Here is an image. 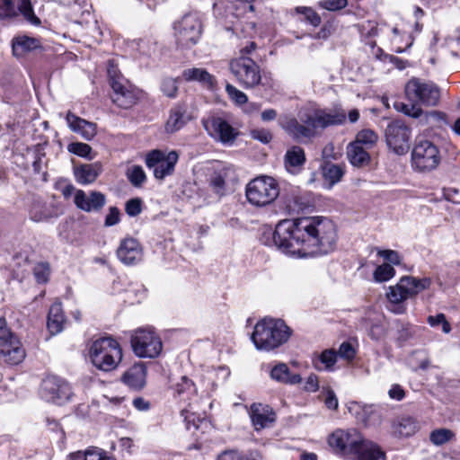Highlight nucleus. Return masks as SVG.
I'll use <instances>...</instances> for the list:
<instances>
[{
    "label": "nucleus",
    "mask_w": 460,
    "mask_h": 460,
    "mask_svg": "<svg viewBox=\"0 0 460 460\" xmlns=\"http://www.w3.org/2000/svg\"><path fill=\"white\" fill-rule=\"evenodd\" d=\"M440 160L439 150L434 143L427 139L415 142L411 155V166L415 171L431 172L438 166Z\"/></svg>",
    "instance_id": "obj_9"
},
{
    "label": "nucleus",
    "mask_w": 460,
    "mask_h": 460,
    "mask_svg": "<svg viewBox=\"0 0 460 460\" xmlns=\"http://www.w3.org/2000/svg\"><path fill=\"white\" fill-rule=\"evenodd\" d=\"M394 107L396 111L412 118H420L423 113L422 110L418 106V104L413 102L411 104H406L402 102H395Z\"/></svg>",
    "instance_id": "obj_41"
},
{
    "label": "nucleus",
    "mask_w": 460,
    "mask_h": 460,
    "mask_svg": "<svg viewBox=\"0 0 460 460\" xmlns=\"http://www.w3.org/2000/svg\"><path fill=\"white\" fill-rule=\"evenodd\" d=\"M187 108L184 104H178L171 110L165 128L169 133L181 129L187 122Z\"/></svg>",
    "instance_id": "obj_29"
},
{
    "label": "nucleus",
    "mask_w": 460,
    "mask_h": 460,
    "mask_svg": "<svg viewBox=\"0 0 460 460\" xmlns=\"http://www.w3.org/2000/svg\"><path fill=\"white\" fill-rule=\"evenodd\" d=\"M176 44L190 48L198 43L202 32L201 22L195 13H186L173 25Z\"/></svg>",
    "instance_id": "obj_10"
},
{
    "label": "nucleus",
    "mask_w": 460,
    "mask_h": 460,
    "mask_svg": "<svg viewBox=\"0 0 460 460\" xmlns=\"http://www.w3.org/2000/svg\"><path fill=\"white\" fill-rule=\"evenodd\" d=\"M337 358L338 354L335 349H324L321 354L318 355V360L323 365V367H318L317 363H314V367L318 370L332 371L333 370V366L337 362Z\"/></svg>",
    "instance_id": "obj_39"
},
{
    "label": "nucleus",
    "mask_w": 460,
    "mask_h": 460,
    "mask_svg": "<svg viewBox=\"0 0 460 460\" xmlns=\"http://www.w3.org/2000/svg\"><path fill=\"white\" fill-rule=\"evenodd\" d=\"M377 139L378 136L374 130L366 128L358 132L352 142L369 150L376 144Z\"/></svg>",
    "instance_id": "obj_38"
},
{
    "label": "nucleus",
    "mask_w": 460,
    "mask_h": 460,
    "mask_svg": "<svg viewBox=\"0 0 460 460\" xmlns=\"http://www.w3.org/2000/svg\"><path fill=\"white\" fill-rule=\"evenodd\" d=\"M209 186L218 197H221L225 190V179L220 174H215L210 180Z\"/></svg>",
    "instance_id": "obj_53"
},
{
    "label": "nucleus",
    "mask_w": 460,
    "mask_h": 460,
    "mask_svg": "<svg viewBox=\"0 0 460 460\" xmlns=\"http://www.w3.org/2000/svg\"><path fill=\"white\" fill-rule=\"evenodd\" d=\"M337 354L340 358L351 361L356 355V349L349 342L344 341L340 345Z\"/></svg>",
    "instance_id": "obj_52"
},
{
    "label": "nucleus",
    "mask_w": 460,
    "mask_h": 460,
    "mask_svg": "<svg viewBox=\"0 0 460 460\" xmlns=\"http://www.w3.org/2000/svg\"><path fill=\"white\" fill-rule=\"evenodd\" d=\"M130 342L134 353L139 358H155L163 349L161 338L152 327L134 331Z\"/></svg>",
    "instance_id": "obj_8"
},
{
    "label": "nucleus",
    "mask_w": 460,
    "mask_h": 460,
    "mask_svg": "<svg viewBox=\"0 0 460 460\" xmlns=\"http://www.w3.org/2000/svg\"><path fill=\"white\" fill-rule=\"evenodd\" d=\"M405 94L411 102L417 103L418 106H435L440 98V91L436 84L419 78H412L406 84Z\"/></svg>",
    "instance_id": "obj_11"
},
{
    "label": "nucleus",
    "mask_w": 460,
    "mask_h": 460,
    "mask_svg": "<svg viewBox=\"0 0 460 460\" xmlns=\"http://www.w3.org/2000/svg\"><path fill=\"white\" fill-rule=\"evenodd\" d=\"M89 356L95 367L102 371H111L122 359V349L113 338L102 337L92 343Z\"/></svg>",
    "instance_id": "obj_4"
},
{
    "label": "nucleus",
    "mask_w": 460,
    "mask_h": 460,
    "mask_svg": "<svg viewBox=\"0 0 460 460\" xmlns=\"http://www.w3.org/2000/svg\"><path fill=\"white\" fill-rule=\"evenodd\" d=\"M66 120L68 128L73 132L79 134L85 140L93 139L97 133L96 125L94 123L87 121L71 111L66 113Z\"/></svg>",
    "instance_id": "obj_23"
},
{
    "label": "nucleus",
    "mask_w": 460,
    "mask_h": 460,
    "mask_svg": "<svg viewBox=\"0 0 460 460\" xmlns=\"http://www.w3.org/2000/svg\"><path fill=\"white\" fill-rule=\"evenodd\" d=\"M446 114L438 111H432L425 114V122L429 123L431 121L440 122L446 120Z\"/></svg>",
    "instance_id": "obj_58"
},
{
    "label": "nucleus",
    "mask_w": 460,
    "mask_h": 460,
    "mask_svg": "<svg viewBox=\"0 0 460 460\" xmlns=\"http://www.w3.org/2000/svg\"><path fill=\"white\" fill-rule=\"evenodd\" d=\"M85 460H116L107 452L98 447H91L86 450Z\"/></svg>",
    "instance_id": "obj_51"
},
{
    "label": "nucleus",
    "mask_w": 460,
    "mask_h": 460,
    "mask_svg": "<svg viewBox=\"0 0 460 460\" xmlns=\"http://www.w3.org/2000/svg\"><path fill=\"white\" fill-rule=\"evenodd\" d=\"M205 128L213 137L222 143H232L237 136L235 129L221 118L211 119L205 123Z\"/></svg>",
    "instance_id": "obj_21"
},
{
    "label": "nucleus",
    "mask_w": 460,
    "mask_h": 460,
    "mask_svg": "<svg viewBox=\"0 0 460 460\" xmlns=\"http://www.w3.org/2000/svg\"><path fill=\"white\" fill-rule=\"evenodd\" d=\"M228 66L243 88L252 89L261 84V67L252 58L235 57L230 59Z\"/></svg>",
    "instance_id": "obj_7"
},
{
    "label": "nucleus",
    "mask_w": 460,
    "mask_h": 460,
    "mask_svg": "<svg viewBox=\"0 0 460 460\" xmlns=\"http://www.w3.org/2000/svg\"><path fill=\"white\" fill-rule=\"evenodd\" d=\"M296 13L305 15V20L309 22L313 26L317 27L321 23V17L319 14L310 7L298 6L295 9Z\"/></svg>",
    "instance_id": "obj_46"
},
{
    "label": "nucleus",
    "mask_w": 460,
    "mask_h": 460,
    "mask_svg": "<svg viewBox=\"0 0 460 460\" xmlns=\"http://www.w3.org/2000/svg\"><path fill=\"white\" fill-rule=\"evenodd\" d=\"M420 429L418 420L411 416H400L391 423V433L397 438L410 437Z\"/></svg>",
    "instance_id": "obj_24"
},
{
    "label": "nucleus",
    "mask_w": 460,
    "mask_h": 460,
    "mask_svg": "<svg viewBox=\"0 0 460 460\" xmlns=\"http://www.w3.org/2000/svg\"><path fill=\"white\" fill-rule=\"evenodd\" d=\"M279 195V184L270 176L256 177L245 188L247 201L258 208L271 204Z\"/></svg>",
    "instance_id": "obj_5"
},
{
    "label": "nucleus",
    "mask_w": 460,
    "mask_h": 460,
    "mask_svg": "<svg viewBox=\"0 0 460 460\" xmlns=\"http://www.w3.org/2000/svg\"><path fill=\"white\" fill-rule=\"evenodd\" d=\"M348 4V0H323L319 5L328 11H338L343 9Z\"/></svg>",
    "instance_id": "obj_54"
},
{
    "label": "nucleus",
    "mask_w": 460,
    "mask_h": 460,
    "mask_svg": "<svg viewBox=\"0 0 460 460\" xmlns=\"http://www.w3.org/2000/svg\"><path fill=\"white\" fill-rule=\"evenodd\" d=\"M363 441L364 438L355 429H337L328 438L329 446L336 452L344 455H354L358 451Z\"/></svg>",
    "instance_id": "obj_15"
},
{
    "label": "nucleus",
    "mask_w": 460,
    "mask_h": 460,
    "mask_svg": "<svg viewBox=\"0 0 460 460\" xmlns=\"http://www.w3.org/2000/svg\"><path fill=\"white\" fill-rule=\"evenodd\" d=\"M378 255L383 257L385 260L388 261L389 262L393 264H399L400 263V257L399 254L393 250H383L378 252Z\"/></svg>",
    "instance_id": "obj_57"
},
{
    "label": "nucleus",
    "mask_w": 460,
    "mask_h": 460,
    "mask_svg": "<svg viewBox=\"0 0 460 460\" xmlns=\"http://www.w3.org/2000/svg\"><path fill=\"white\" fill-rule=\"evenodd\" d=\"M117 256L125 265H135L142 260V247L136 239L132 237L125 238L120 242L117 250Z\"/></svg>",
    "instance_id": "obj_19"
},
{
    "label": "nucleus",
    "mask_w": 460,
    "mask_h": 460,
    "mask_svg": "<svg viewBox=\"0 0 460 460\" xmlns=\"http://www.w3.org/2000/svg\"><path fill=\"white\" fill-rule=\"evenodd\" d=\"M18 13L32 25H40V19L35 15L31 0H18V11L13 0H0V20L17 17Z\"/></svg>",
    "instance_id": "obj_18"
},
{
    "label": "nucleus",
    "mask_w": 460,
    "mask_h": 460,
    "mask_svg": "<svg viewBox=\"0 0 460 460\" xmlns=\"http://www.w3.org/2000/svg\"><path fill=\"white\" fill-rule=\"evenodd\" d=\"M34 277L39 283H46L50 275V267L48 262H39L33 268Z\"/></svg>",
    "instance_id": "obj_45"
},
{
    "label": "nucleus",
    "mask_w": 460,
    "mask_h": 460,
    "mask_svg": "<svg viewBox=\"0 0 460 460\" xmlns=\"http://www.w3.org/2000/svg\"><path fill=\"white\" fill-rule=\"evenodd\" d=\"M323 174L324 179L332 186L341 180L344 168L339 164L326 163L323 167Z\"/></svg>",
    "instance_id": "obj_37"
},
{
    "label": "nucleus",
    "mask_w": 460,
    "mask_h": 460,
    "mask_svg": "<svg viewBox=\"0 0 460 460\" xmlns=\"http://www.w3.org/2000/svg\"><path fill=\"white\" fill-rule=\"evenodd\" d=\"M428 323L432 327L442 326V331L448 333L451 331L449 323L447 321L444 314H438L437 315H430L428 317Z\"/></svg>",
    "instance_id": "obj_50"
},
{
    "label": "nucleus",
    "mask_w": 460,
    "mask_h": 460,
    "mask_svg": "<svg viewBox=\"0 0 460 460\" xmlns=\"http://www.w3.org/2000/svg\"><path fill=\"white\" fill-rule=\"evenodd\" d=\"M0 356L11 365H17L25 358L20 340L11 332L4 318H0Z\"/></svg>",
    "instance_id": "obj_13"
},
{
    "label": "nucleus",
    "mask_w": 460,
    "mask_h": 460,
    "mask_svg": "<svg viewBox=\"0 0 460 460\" xmlns=\"http://www.w3.org/2000/svg\"><path fill=\"white\" fill-rule=\"evenodd\" d=\"M271 379L288 385L301 383L302 377L299 374H291L285 363H279L272 367L270 374Z\"/></svg>",
    "instance_id": "obj_31"
},
{
    "label": "nucleus",
    "mask_w": 460,
    "mask_h": 460,
    "mask_svg": "<svg viewBox=\"0 0 460 460\" xmlns=\"http://www.w3.org/2000/svg\"><path fill=\"white\" fill-rule=\"evenodd\" d=\"M455 437L452 430L447 429H438L429 435V439L436 446H442L450 441Z\"/></svg>",
    "instance_id": "obj_40"
},
{
    "label": "nucleus",
    "mask_w": 460,
    "mask_h": 460,
    "mask_svg": "<svg viewBox=\"0 0 460 460\" xmlns=\"http://www.w3.org/2000/svg\"><path fill=\"white\" fill-rule=\"evenodd\" d=\"M346 113L341 109H313L300 111L297 118L285 115L279 120L280 128L294 140L311 139L318 129L343 124Z\"/></svg>",
    "instance_id": "obj_2"
},
{
    "label": "nucleus",
    "mask_w": 460,
    "mask_h": 460,
    "mask_svg": "<svg viewBox=\"0 0 460 460\" xmlns=\"http://www.w3.org/2000/svg\"><path fill=\"white\" fill-rule=\"evenodd\" d=\"M395 270L391 264L384 263L378 266L374 272V279L377 282L387 281L394 276Z\"/></svg>",
    "instance_id": "obj_43"
},
{
    "label": "nucleus",
    "mask_w": 460,
    "mask_h": 460,
    "mask_svg": "<svg viewBox=\"0 0 460 460\" xmlns=\"http://www.w3.org/2000/svg\"><path fill=\"white\" fill-rule=\"evenodd\" d=\"M75 206L85 212H96L105 205L104 194L93 190L87 195L83 190H77L74 197Z\"/></svg>",
    "instance_id": "obj_20"
},
{
    "label": "nucleus",
    "mask_w": 460,
    "mask_h": 460,
    "mask_svg": "<svg viewBox=\"0 0 460 460\" xmlns=\"http://www.w3.org/2000/svg\"><path fill=\"white\" fill-rule=\"evenodd\" d=\"M161 90L167 97H175L178 91L177 79L172 77L164 78L161 84Z\"/></svg>",
    "instance_id": "obj_48"
},
{
    "label": "nucleus",
    "mask_w": 460,
    "mask_h": 460,
    "mask_svg": "<svg viewBox=\"0 0 460 460\" xmlns=\"http://www.w3.org/2000/svg\"><path fill=\"white\" fill-rule=\"evenodd\" d=\"M251 136L253 139H256L263 144H268L272 139V134L270 131L264 128L252 130Z\"/></svg>",
    "instance_id": "obj_56"
},
{
    "label": "nucleus",
    "mask_w": 460,
    "mask_h": 460,
    "mask_svg": "<svg viewBox=\"0 0 460 460\" xmlns=\"http://www.w3.org/2000/svg\"><path fill=\"white\" fill-rule=\"evenodd\" d=\"M285 167L292 173H295L305 163V155L302 147L294 146L288 149L284 157Z\"/></svg>",
    "instance_id": "obj_30"
},
{
    "label": "nucleus",
    "mask_w": 460,
    "mask_h": 460,
    "mask_svg": "<svg viewBox=\"0 0 460 460\" xmlns=\"http://www.w3.org/2000/svg\"><path fill=\"white\" fill-rule=\"evenodd\" d=\"M369 335L373 340L378 341L385 336V330L381 325L374 324L370 328Z\"/></svg>",
    "instance_id": "obj_62"
},
{
    "label": "nucleus",
    "mask_w": 460,
    "mask_h": 460,
    "mask_svg": "<svg viewBox=\"0 0 460 460\" xmlns=\"http://www.w3.org/2000/svg\"><path fill=\"white\" fill-rule=\"evenodd\" d=\"M411 131L402 120H394L388 124L385 129L387 145L397 155L407 153L410 147Z\"/></svg>",
    "instance_id": "obj_16"
},
{
    "label": "nucleus",
    "mask_w": 460,
    "mask_h": 460,
    "mask_svg": "<svg viewBox=\"0 0 460 460\" xmlns=\"http://www.w3.org/2000/svg\"><path fill=\"white\" fill-rule=\"evenodd\" d=\"M142 206L141 199H130L125 204V211L129 217H137L142 212Z\"/></svg>",
    "instance_id": "obj_49"
},
{
    "label": "nucleus",
    "mask_w": 460,
    "mask_h": 460,
    "mask_svg": "<svg viewBox=\"0 0 460 460\" xmlns=\"http://www.w3.org/2000/svg\"><path fill=\"white\" fill-rule=\"evenodd\" d=\"M226 92L228 97L238 105L244 104L248 102L247 95L231 84H226Z\"/></svg>",
    "instance_id": "obj_44"
},
{
    "label": "nucleus",
    "mask_w": 460,
    "mask_h": 460,
    "mask_svg": "<svg viewBox=\"0 0 460 460\" xmlns=\"http://www.w3.org/2000/svg\"><path fill=\"white\" fill-rule=\"evenodd\" d=\"M108 75L113 91L111 99L117 106L128 109L137 103L138 91L122 75L118 73L116 66L111 62L109 63Z\"/></svg>",
    "instance_id": "obj_6"
},
{
    "label": "nucleus",
    "mask_w": 460,
    "mask_h": 460,
    "mask_svg": "<svg viewBox=\"0 0 460 460\" xmlns=\"http://www.w3.org/2000/svg\"><path fill=\"white\" fill-rule=\"evenodd\" d=\"M65 323V316L63 314L62 306L59 302L54 303L49 311L48 314V329L51 334L59 333L63 330Z\"/></svg>",
    "instance_id": "obj_33"
},
{
    "label": "nucleus",
    "mask_w": 460,
    "mask_h": 460,
    "mask_svg": "<svg viewBox=\"0 0 460 460\" xmlns=\"http://www.w3.org/2000/svg\"><path fill=\"white\" fill-rule=\"evenodd\" d=\"M128 177L132 185L136 187L141 186V184L146 181L144 170L142 167L137 165L128 170Z\"/></svg>",
    "instance_id": "obj_47"
},
{
    "label": "nucleus",
    "mask_w": 460,
    "mask_h": 460,
    "mask_svg": "<svg viewBox=\"0 0 460 460\" xmlns=\"http://www.w3.org/2000/svg\"><path fill=\"white\" fill-rule=\"evenodd\" d=\"M319 388L318 377L312 374L310 375L305 381V390L307 392H315Z\"/></svg>",
    "instance_id": "obj_59"
},
{
    "label": "nucleus",
    "mask_w": 460,
    "mask_h": 460,
    "mask_svg": "<svg viewBox=\"0 0 460 460\" xmlns=\"http://www.w3.org/2000/svg\"><path fill=\"white\" fill-rule=\"evenodd\" d=\"M429 285L430 279L427 278L419 279L411 276L402 277L396 286L390 287L386 296L391 303L399 304L428 288Z\"/></svg>",
    "instance_id": "obj_14"
},
{
    "label": "nucleus",
    "mask_w": 460,
    "mask_h": 460,
    "mask_svg": "<svg viewBox=\"0 0 460 460\" xmlns=\"http://www.w3.org/2000/svg\"><path fill=\"white\" fill-rule=\"evenodd\" d=\"M120 221V211L117 207H111L104 221L105 226H113Z\"/></svg>",
    "instance_id": "obj_55"
},
{
    "label": "nucleus",
    "mask_w": 460,
    "mask_h": 460,
    "mask_svg": "<svg viewBox=\"0 0 460 460\" xmlns=\"http://www.w3.org/2000/svg\"><path fill=\"white\" fill-rule=\"evenodd\" d=\"M122 381L135 390H140L146 384V367L143 364H135L122 376Z\"/></svg>",
    "instance_id": "obj_27"
},
{
    "label": "nucleus",
    "mask_w": 460,
    "mask_h": 460,
    "mask_svg": "<svg viewBox=\"0 0 460 460\" xmlns=\"http://www.w3.org/2000/svg\"><path fill=\"white\" fill-rule=\"evenodd\" d=\"M354 455L358 460H385V454L376 443L365 440Z\"/></svg>",
    "instance_id": "obj_32"
},
{
    "label": "nucleus",
    "mask_w": 460,
    "mask_h": 460,
    "mask_svg": "<svg viewBox=\"0 0 460 460\" xmlns=\"http://www.w3.org/2000/svg\"><path fill=\"white\" fill-rule=\"evenodd\" d=\"M41 48L42 46L39 39L26 35H19L13 38L12 41L13 53L15 57H22L32 50Z\"/></svg>",
    "instance_id": "obj_26"
},
{
    "label": "nucleus",
    "mask_w": 460,
    "mask_h": 460,
    "mask_svg": "<svg viewBox=\"0 0 460 460\" xmlns=\"http://www.w3.org/2000/svg\"><path fill=\"white\" fill-rule=\"evenodd\" d=\"M179 160L178 152L172 150L168 153L155 149L146 155V164L153 171L156 180L163 181L173 174L175 165Z\"/></svg>",
    "instance_id": "obj_12"
},
{
    "label": "nucleus",
    "mask_w": 460,
    "mask_h": 460,
    "mask_svg": "<svg viewBox=\"0 0 460 460\" xmlns=\"http://www.w3.org/2000/svg\"><path fill=\"white\" fill-rule=\"evenodd\" d=\"M133 406L138 411H147L150 408L149 402L142 397H137L132 402Z\"/></svg>",
    "instance_id": "obj_64"
},
{
    "label": "nucleus",
    "mask_w": 460,
    "mask_h": 460,
    "mask_svg": "<svg viewBox=\"0 0 460 460\" xmlns=\"http://www.w3.org/2000/svg\"><path fill=\"white\" fill-rule=\"evenodd\" d=\"M182 76L186 81H197L202 83L208 87L214 85V77L207 70L203 68H189L185 69L182 73Z\"/></svg>",
    "instance_id": "obj_35"
},
{
    "label": "nucleus",
    "mask_w": 460,
    "mask_h": 460,
    "mask_svg": "<svg viewBox=\"0 0 460 460\" xmlns=\"http://www.w3.org/2000/svg\"><path fill=\"white\" fill-rule=\"evenodd\" d=\"M290 335L291 330L283 320L264 318L255 324L251 338L257 349L270 351L286 343Z\"/></svg>",
    "instance_id": "obj_3"
},
{
    "label": "nucleus",
    "mask_w": 460,
    "mask_h": 460,
    "mask_svg": "<svg viewBox=\"0 0 460 460\" xmlns=\"http://www.w3.org/2000/svg\"><path fill=\"white\" fill-rule=\"evenodd\" d=\"M256 49H257L256 43L253 41H251V42H249L248 45H246L245 47L242 48L239 50V54L237 57L251 58L250 55L252 52H254Z\"/></svg>",
    "instance_id": "obj_63"
},
{
    "label": "nucleus",
    "mask_w": 460,
    "mask_h": 460,
    "mask_svg": "<svg viewBox=\"0 0 460 460\" xmlns=\"http://www.w3.org/2000/svg\"><path fill=\"white\" fill-rule=\"evenodd\" d=\"M217 460H264V457L257 449H250L245 452L230 449L219 454Z\"/></svg>",
    "instance_id": "obj_34"
},
{
    "label": "nucleus",
    "mask_w": 460,
    "mask_h": 460,
    "mask_svg": "<svg viewBox=\"0 0 460 460\" xmlns=\"http://www.w3.org/2000/svg\"><path fill=\"white\" fill-rule=\"evenodd\" d=\"M391 399L401 401L403 399L405 394L403 389L399 385H394L388 391Z\"/></svg>",
    "instance_id": "obj_60"
},
{
    "label": "nucleus",
    "mask_w": 460,
    "mask_h": 460,
    "mask_svg": "<svg viewBox=\"0 0 460 460\" xmlns=\"http://www.w3.org/2000/svg\"><path fill=\"white\" fill-rule=\"evenodd\" d=\"M68 152L76 155L80 157L87 158L92 160L93 157L91 156L92 147L85 143L74 142L67 146Z\"/></svg>",
    "instance_id": "obj_42"
},
{
    "label": "nucleus",
    "mask_w": 460,
    "mask_h": 460,
    "mask_svg": "<svg viewBox=\"0 0 460 460\" xmlns=\"http://www.w3.org/2000/svg\"><path fill=\"white\" fill-rule=\"evenodd\" d=\"M174 394L182 401L189 400L196 393L194 383L187 376H181L180 382L175 385Z\"/></svg>",
    "instance_id": "obj_36"
},
{
    "label": "nucleus",
    "mask_w": 460,
    "mask_h": 460,
    "mask_svg": "<svg viewBox=\"0 0 460 460\" xmlns=\"http://www.w3.org/2000/svg\"><path fill=\"white\" fill-rule=\"evenodd\" d=\"M346 154L349 163L355 167H363L370 162L368 149L353 142L347 146Z\"/></svg>",
    "instance_id": "obj_28"
},
{
    "label": "nucleus",
    "mask_w": 460,
    "mask_h": 460,
    "mask_svg": "<svg viewBox=\"0 0 460 460\" xmlns=\"http://www.w3.org/2000/svg\"><path fill=\"white\" fill-rule=\"evenodd\" d=\"M325 405L331 410H336L339 406L338 399L333 391L329 390L325 398Z\"/></svg>",
    "instance_id": "obj_61"
},
{
    "label": "nucleus",
    "mask_w": 460,
    "mask_h": 460,
    "mask_svg": "<svg viewBox=\"0 0 460 460\" xmlns=\"http://www.w3.org/2000/svg\"><path fill=\"white\" fill-rule=\"evenodd\" d=\"M250 417L255 430L270 427L275 421V412L269 405L253 403L251 406Z\"/></svg>",
    "instance_id": "obj_22"
},
{
    "label": "nucleus",
    "mask_w": 460,
    "mask_h": 460,
    "mask_svg": "<svg viewBox=\"0 0 460 460\" xmlns=\"http://www.w3.org/2000/svg\"><path fill=\"white\" fill-rule=\"evenodd\" d=\"M102 172V165L99 162L84 164L74 167L75 179L82 185H88L94 182Z\"/></svg>",
    "instance_id": "obj_25"
},
{
    "label": "nucleus",
    "mask_w": 460,
    "mask_h": 460,
    "mask_svg": "<svg viewBox=\"0 0 460 460\" xmlns=\"http://www.w3.org/2000/svg\"><path fill=\"white\" fill-rule=\"evenodd\" d=\"M41 394L47 401L62 404L70 400L73 392L67 382L58 376H51L43 380Z\"/></svg>",
    "instance_id": "obj_17"
},
{
    "label": "nucleus",
    "mask_w": 460,
    "mask_h": 460,
    "mask_svg": "<svg viewBox=\"0 0 460 460\" xmlns=\"http://www.w3.org/2000/svg\"><path fill=\"white\" fill-rule=\"evenodd\" d=\"M271 235L272 244L290 256L325 255L336 248V226L323 217L282 220Z\"/></svg>",
    "instance_id": "obj_1"
}]
</instances>
